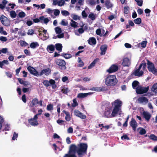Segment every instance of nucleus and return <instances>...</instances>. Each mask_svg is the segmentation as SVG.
Masks as SVG:
<instances>
[{
	"instance_id": "1",
	"label": "nucleus",
	"mask_w": 157,
	"mask_h": 157,
	"mask_svg": "<svg viewBox=\"0 0 157 157\" xmlns=\"http://www.w3.org/2000/svg\"><path fill=\"white\" fill-rule=\"evenodd\" d=\"M122 102L119 99H117L112 102L111 104L114 106V108L111 113L112 108L111 107L106 108L103 116L106 118H110L115 117L119 113V114H121V107Z\"/></svg>"
},
{
	"instance_id": "2",
	"label": "nucleus",
	"mask_w": 157,
	"mask_h": 157,
	"mask_svg": "<svg viewBox=\"0 0 157 157\" xmlns=\"http://www.w3.org/2000/svg\"><path fill=\"white\" fill-rule=\"evenodd\" d=\"M117 82L115 75H108L105 78V83L108 86H114L117 84Z\"/></svg>"
},
{
	"instance_id": "3",
	"label": "nucleus",
	"mask_w": 157,
	"mask_h": 157,
	"mask_svg": "<svg viewBox=\"0 0 157 157\" xmlns=\"http://www.w3.org/2000/svg\"><path fill=\"white\" fill-rule=\"evenodd\" d=\"M78 148L77 153L79 155L84 154H86L88 148V145L86 143H80L77 145Z\"/></svg>"
},
{
	"instance_id": "4",
	"label": "nucleus",
	"mask_w": 157,
	"mask_h": 157,
	"mask_svg": "<svg viewBox=\"0 0 157 157\" xmlns=\"http://www.w3.org/2000/svg\"><path fill=\"white\" fill-rule=\"evenodd\" d=\"M55 62L56 64L59 66L61 69L64 70L66 69V63L64 60L60 59H57Z\"/></svg>"
},
{
	"instance_id": "5",
	"label": "nucleus",
	"mask_w": 157,
	"mask_h": 157,
	"mask_svg": "<svg viewBox=\"0 0 157 157\" xmlns=\"http://www.w3.org/2000/svg\"><path fill=\"white\" fill-rule=\"evenodd\" d=\"M147 68L148 71L154 74H156V71L155 70V68L153 63L148 59H147Z\"/></svg>"
},
{
	"instance_id": "6",
	"label": "nucleus",
	"mask_w": 157,
	"mask_h": 157,
	"mask_svg": "<svg viewBox=\"0 0 157 157\" xmlns=\"http://www.w3.org/2000/svg\"><path fill=\"white\" fill-rule=\"evenodd\" d=\"M38 118L37 115H35L33 118H31L28 119V122L32 126H37L39 124L38 121H37Z\"/></svg>"
},
{
	"instance_id": "7",
	"label": "nucleus",
	"mask_w": 157,
	"mask_h": 157,
	"mask_svg": "<svg viewBox=\"0 0 157 157\" xmlns=\"http://www.w3.org/2000/svg\"><path fill=\"white\" fill-rule=\"evenodd\" d=\"M149 89V87L148 86L147 87H140L136 89V92L137 94H142L147 93Z\"/></svg>"
},
{
	"instance_id": "8",
	"label": "nucleus",
	"mask_w": 157,
	"mask_h": 157,
	"mask_svg": "<svg viewBox=\"0 0 157 157\" xmlns=\"http://www.w3.org/2000/svg\"><path fill=\"white\" fill-rule=\"evenodd\" d=\"M0 20L1 23L4 25L8 26L10 25V23L7 18L3 15L0 17Z\"/></svg>"
},
{
	"instance_id": "9",
	"label": "nucleus",
	"mask_w": 157,
	"mask_h": 157,
	"mask_svg": "<svg viewBox=\"0 0 157 157\" xmlns=\"http://www.w3.org/2000/svg\"><path fill=\"white\" fill-rule=\"evenodd\" d=\"M131 65L130 60L127 57L124 58L122 59V65L123 67H129Z\"/></svg>"
},
{
	"instance_id": "10",
	"label": "nucleus",
	"mask_w": 157,
	"mask_h": 157,
	"mask_svg": "<svg viewBox=\"0 0 157 157\" xmlns=\"http://www.w3.org/2000/svg\"><path fill=\"white\" fill-rule=\"evenodd\" d=\"M51 70L50 68L44 69L41 71L39 75L42 76L43 75H44L46 76H48L51 73Z\"/></svg>"
},
{
	"instance_id": "11",
	"label": "nucleus",
	"mask_w": 157,
	"mask_h": 157,
	"mask_svg": "<svg viewBox=\"0 0 157 157\" xmlns=\"http://www.w3.org/2000/svg\"><path fill=\"white\" fill-rule=\"evenodd\" d=\"M118 69V67L115 64H113L107 70V71L109 73H111L117 71Z\"/></svg>"
},
{
	"instance_id": "12",
	"label": "nucleus",
	"mask_w": 157,
	"mask_h": 157,
	"mask_svg": "<svg viewBox=\"0 0 157 157\" xmlns=\"http://www.w3.org/2000/svg\"><path fill=\"white\" fill-rule=\"evenodd\" d=\"M142 67V65L141 63L139 66L138 68L136 70L134 71V75L135 76L140 77L143 75L144 74L143 71H140Z\"/></svg>"
},
{
	"instance_id": "13",
	"label": "nucleus",
	"mask_w": 157,
	"mask_h": 157,
	"mask_svg": "<svg viewBox=\"0 0 157 157\" xmlns=\"http://www.w3.org/2000/svg\"><path fill=\"white\" fill-rule=\"evenodd\" d=\"M74 113L75 115L80 118L82 119H85L86 118V116L78 110H75L74 112Z\"/></svg>"
},
{
	"instance_id": "14",
	"label": "nucleus",
	"mask_w": 157,
	"mask_h": 157,
	"mask_svg": "<svg viewBox=\"0 0 157 157\" xmlns=\"http://www.w3.org/2000/svg\"><path fill=\"white\" fill-rule=\"evenodd\" d=\"M78 147L75 144H72L71 145L70 150L69 151V153H73L72 154H75L77 152V150Z\"/></svg>"
},
{
	"instance_id": "15",
	"label": "nucleus",
	"mask_w": 157,
	"mask_h": 157,
	"mask_svg": "<svg viewBox=\"0 0 157 157\" xmlns=\"http://www.w3.org/2000/svg\"><path fill=\"white\" fill-rule=\"evenodd\" d=\"M107 48L108 46L106 44H104L101 46L100 48L101 51L100 53L101 55H103L105 54Z\"/></svg>"
},
{
	"instance_id": "16",
	"label": "nucleus",
	"mask_w": 157,
	"mask_h": 157,
	"mask_svg": "<svg viewBox=\"0 0 157 157\" xmlns=\"http://www.w3.org/2000/svg\"><path fill=\"white\" fill-rule=\"evenodd\" d=\"M130 125L132 127L133 130L135 131L136 130L137 125L136 121L133 118H132L131 119Z\"/></svg>"
},
{
	"instance_id": "17",
	"label": "nucleus",
	"mask_w": 157,
	"mask_h": 157,
	"mask_svg": "<svg viewBox=\"0 0 157 157\" xmlns=\"http://www.w3.org/2000/svg\"><path fill=\"white\" fill-rule=\"evenodd\" d=\"M40 20L41 23H44L46 25L49 21V20L48 18H45L44 16H40Z\"/></svg>"
},
{
	"instance_id": "18",
	"label": "nucleus",
	"mask_w": 157,
	"mask_h": 157,
	"mask_svg": "<svg viewBox=\"0 0 157 157\" xmlns=\"http://www.w3.org/2000/svg\"><path fill=\"white\" fill-rule=\"evenodd\" d=\"M38 104V99L37 98L33 99L30 103L29 106L30 107H33L36 104Z\"/></svg>"
},
{
	"instance_id": "19",
	"label": "nucleus",
	"mask_w": 157,
	"mask_h": 157,
	"mask_svg": "<svg viewBox=\"0 0 157 157\" xmlns=\"http://www.w3.org/2000/svg\"><path fill=\"white\" fill-rule=\"evenodd\" d=\"M138 101L140 103H147L148 101V99L145 97L142 96L140 97L138 99Z\"/></svg>"
},
{
	"instance_id": "20",
	"label": "nucleus",
	"mask_w": 157,
	"mask_h": 157,
	"mask_svg": "<svg viewBox=\"0 0 157 157\" xmlns=\"http://www.w3.org/2000/svg\"><path fill=\"white\" fill-rule=\"evenodd\" d=\"M105 5L106 8L108 9L111 8L113 6V4L111 3L110 0H107L105 1Z\"/></svg>"
},
{
	"instance_id": "21",
	"label": "nucleus",
	"mask_w": 157,
	"mask_h": 157,
	"mask_svg": "<svg viewBox=\"0 0 157 157\" xmlns=\"http://www.w3.org/2000/svg\"><path fill=\"white\" fill-rule=\"evenodd\" d=\"M88 43L90 45H92L96 44V40L94 37L90 38L88 40Z\"/></svg>"
},
{
	"instance_id": "22",
	"label": "nucleus",
	"mask_w": 157,
	"mask_h": 157,
	"mask_svg": "<svg viewBox=\"0 0 157 157\" xmlns=\"http://www.w3.org/2000/svg\"><path fill=\"white\" fill-rule=\"evenodd\" d=\"M61 88L62 92L65 94H67L69 91L68 88L65 86H61Z\"/></svg>"
},
{
	"instance_id": "23",
	"label": "nucleus",
	"mask_w": 157,
	"mask_h": 157,
	"mask_svg": "<svg viewBox=\"0 0 157 157\" xmlns=\"http://www.w3.org/2000/svg\"><path fill=\"white\" fill-rule=\"evenodd\" d=\"M63 112L64 113L66 116L65 117V120L68 121H69L71 120V117L70 116V114L69 112L66 111L64 110L63 111Z\"/></svg>"
},
{
	"instance_id": "24",
	"label": "nucleus",
	"mask_w": 157,
	"mask_h": 157,
	"mask_svg": "<svg viewBox=\"0 0 157 157\" xmlns=\"http://www.w3.org/2000/svg\"><path fill=\"white\" fill-rule=\"evenodd\" d=\"M19 82L21 84L23 85L24 86H26L28 85V82L27 81H24L22 80V79L20 78H17Z\"/></svg>"
},
{
	"instance_id": "25",
	"label": "nucleus",
	"mask_w": 157,
	"mask_h": 157,
	"mask_svg": "<svg viewBox=\"0 0 157 157\" xmlns=\"http://www.w3.org/2000/svg\"><path fill=\"white\" fill-rule=\"evenodd\" d=\"M99 60V59L98 58H96L90 64V65L88 67V69H91L92 67H94L95 64Z\"/></svg>"
},
{
	"instance_id": "26",
	"label": "nucleus",
	"mask_w": 157,
	"mask_h": 157,
	"mask_svg": "<svg viewBox=\"0 0 157 157\" xmlns=\"http://www.w3.org/2000/svg\"><path fill=\"white\" fill-rule=\"evenodd\" d=\"M143 115L144 118L147 121H148L151 118V115L145 111L143 112Z\"/></svg>"
},
{
	"instance_id": "27",
	"label": "nucleus",
	"mask_w": 157,
	"mask_h": 157,
	"mask_svg": "<svg viewBox=\"0 0 157 157\" xmlns=\"http://www.w3.org/2000/svg\"><path fill=\"white\" fill-rule=\"evenodd\" d=\"M55 46L56 49L59 51V52L62 51L63 46L61 44L59 43L56 44Z\"/></svg>"
},
{
	"instance_id": "28",
	"label": "nucleus",
	"mask_w": 157,
	"mask_h": 157,
	"mask_svg": "<svg viewBox=\"0 0 157 157\" xmlns=\"http://www.w3.org/2000/svg\"><path fill=\"white\" fill-rule=\"evenodd\" d=\"M139 85V82L138 81L136 80L134 81L132 83V88L134 89H136V90L137 88H138L137 87Z\"/></svg>"
},
{
	"instance_id": "29",
	"label": "nucleus",
	"mask_w": 157,
	"mask_h": 157,
	"mask_svg": "<svg viewBox=\"0 0 157 157\" xmlns=\"http://www.w3.org/2000/svg\"><path fill=\"white\" fill-rule=\"evenodd\" d=\"M61 56L67 59L70 58L72 57V55L71 54L64 53L61 54Z\"/></svg>"
},
{
	"instance_id": "30",
	"label": "nucleus",
	"mask_w": 157,
	"mask_h": 157,
	"mask_svg": "<svg viewBox=\"0 0 157 157\" xmlns=\"http://www.w3.org/2000/svg\"><path fill=\"white\" fill-rule=\"evenodd\" d=\"M30 47L32 48H35L39 46V44L37 42H33L30 44Z\"/></svg>"
},
{
	"instance_id": "31",
	"label": "nucleus",
	"mask_w": 157,
	"mask_h": 157,
	"mask_svg": "<svg viewBox=\"0 0 157 157\" xmlns=\"http://www.w3.org/2000/svg\"><path fill=\"white\" fill-rule=\"evenodd\" d=\"M88 93H79L77 95L78 98H84L86 97L88 95Z\"/></svg>"
},
{
	"instance_id": "32",
	"label": "nucleus",
	"mask_w": 157,
	"mask_h": 157,
	"mask_svg": "<svg viewBox=\"0 0 157 157\" xmlns=\"http://www.w3.org/2000/svg\"><path fill=\"white\" fill-rule=\"evenodd\" d=\"M90 90L98 92L103 91V89L101 87H92L90 89Z\"/></svg>"
},
{
	"instance_id": "33",
	"label": "nucleus",
	"mask_w": 157,
	"mask_h": 157,
	"mask_svg": "<svg viewBox=\"0 0 157 157\" xmlns=\"http://www.w3.org/2000/svg\"><path fill=\"white\" fill-rule=\"evenodd\" d=\"M88 17L90 18L92 20H94L97 17L96 15L94 14V13H91L88 16Z\"/></svg>"
},
{
	"instance_id": "34",
	"label": "nucleus",
	"mask_w": 157,
	"mask_h": 157,
	"mask_svg": "<svg viewBox=\"0 0 157 157\" xmlns=\"http://www.w3.org/2000/svg\"><path fill=\"white\" fill-rule=\"evenodd\" d=\"M151 90L155 93H157V83L154 84L152 86Z\"/></svg>"
},
{
	"instance_id": "35",
	"label": "nucleus",
	"mask_w": 157,
	"mask_h": 157,
	"mask_svg": "<svg viewBox=\"0 0 157 157\" xmlns=\"http://www.w3.org/2000/svg\"><path fill=\"white\" fill-rule=\"evenodd\" d=\"M73 103L71 104V106L73 107H75L78 105V103L77 102L76 98H75L73 99Z\"/></svg>"
},
{
	"instance_id": "36",
	"label": "nucleus",
	"mask_w": 157,
	"mask_h": 157,
	"mask_svg": "<svg viewBox=\"0 0 157 157\" xmlns=\"http://www.w3.org/2000/svg\"><path fill=\"white\" fill-rule=\"evenodd\" d=\"M56 33L57 34H60L61 33L62 31L61 28L59 27H57L55 29Z\"/></svg>"
},
{
	"instance_id": "37",
	"label": "nucleus",
	"mask_w": 157,
	"mask_h": 157,
	"mask_svg": "<svg viewBox=\"0 0 157 157\" xmlns=\"http://www.w3.org/2000/svg\"><path fill=\"white\" fill-rule=\"evenodd\" d=\"M142 20L140 18H137L134 20V22L135 24L137 25L140 24Z\"/></svg>"
},
{
	"instance_id": "38",
	"label": "nucleus",
	"mask_w": 157,
	"mask_h": 157,
	"mask_svg": "<svg viewBox=\"0 0 157 157\" xmlns=\"http://www.w3.org/2000/svg\"><path fill=\"white\" fill-rule=\"evenodd\" d=\"M47 49L52 52L54 51L55 50V47L52 44L48 45L47 47Z\"/></svg>"
},
{
	"instance_id": "39",
	"label": "nucleus",
	"mask_w": 157,
	"mask_h": 157,
	"mask_svg": "<svg viewBox=\"0 0 157 157\" xmlns=\"http://www.w3.org/2000/svg\"><path fill=\"white\" fill-rule=\"evenodd\" d=\"M10 17L13 18H15L16 17V14L14 11H12L10 12Z\"/></svg>"
},
{
	"instance_id": "40",
	"label": "nucleus",
	"mask_w": 157,
	"mask_h": 157,
	"mask_svg": "<svg viewBox=\"0 0 157 157\" xmlns=\"http://www.w3.org/2000/svg\"><path fill=\"white\" fill-rule=\"evenodd\" d=\"M87 2L91 6H94L96 4V2L94 0H89L87 1Z\"/></svg>"
},
{
	"instance_id": "41",
	"label": "nucleus",
	"mask_w": 157,
	"mask_h": 157,
	"mask_svg": "<svg viewBox=\"0 0 157 157\" xmlns=\"http://www.w3.org/2000/svg\"><path fill=\"white\" fill-rule=\"evenodd\" d=\"M149 137L151 139L153 140L157 141V136L154 134H151Z\"/></svg>"
},
{
	"instance_id": "42",
	"label": "nucleus",
	"mask_w": 157,
	"mask_h": 157,
	"mask_svg": "<svg viewBox=\"0 0 157 157\" xmlns=\"http://www.w3.org/2000/svg\"><path fill=\"white\" fill-rule=\"evenodd\" d=\"M26 16L25 13L23 11L20 12L18 13V16L20 18H22Z\"/></svg>"
},
{
	"instance_id": "43",
	"label": "nucleus",
	"mask_w": 157,
	"mask_h": 157,
	"mask_svg": "<svg viewBox=\"0 0 157 157\" xmlns=\"http://www.w3.org/2000/svg\"><path fill=\"white\" fill-rule=\"evenodd\" d=\"M71 21L72 22V23H70L71 26L74 28H76L77 26V22L72 20H71Z\"/></svg>"
},
{
	"instance_id": "44",
	"label": "nucleus",
	"mask_w": 157,
	"mask_h": 157,
	"mask_svg": "<svg viewBox=\"0 0 157 157\" xmlns=\"http://www.w3.org/2000/svg\"><path fill=\"white\" fill-rule=\"evenodd\" d=\"M129 8L128 6H125L124 8V13L125 14H128L129 12Z\"/></svg>"
},
{
	"instance_id": "45",
	"label": "nucleus",
	"mask_w": 157,
	"mask_h": 157,
	"mask_svg": "<svg viewBox=\"0 0 157 157\" xmlns=\"http://www.w3.org/2000/svg\"><path fill=\"white\" fill-rule=\"evenodd\" d=\"M146 133V131L145 129L142 128H141V129L139 132V133L140 135H143L145 134Z\"/></svg>"
},
{
	"instance_id": "46",
	"label": "nucleus",
	"mask_w": 157,
	"mask_h": 157,
	"mask_svg": "<svg viewBox=\"0 0 157 157\" xmlns=\"http://www.w3.org/2000/svg\"><path fill=\"white\" fill-rule=\"evenodd\" d=\"M61 13L63 16H67L70 15V13L67 11L63 10L61 11Z\"/></svg>"
},
{
	"instance_id": "47",
	"label": "nucleus",
	"mask_w": 157,
	"mask_h": 157,
	"mask_svg": "<svg viewBox=\"0 0 157 157\" xmlns=\"http://www.w3.org/2000/svg\"><path fill=\"white\" fill-rule=\"evenodd\" d=\"M34 31L33 29H29L28 30L27 34L29 35H33L34 34Z\"/></svg>"
},
{
	"instance_id": "48",
	"label": "nucleus",
	"mask_w": 157,
	"mask_h": 157,
	"mask_svg": "<svg viewBox=\"0 0 157 157\" xmlns=\"http://www.w3.org/2000/svg\"><path fill=\"white\" fill-rule=\"evenodd\" d=\"M57 123L59 124L60 125H65V124L64 123V122H65L64 121H63L62 120H60L59 119H58L57 120Z\"/></svg>"
},
{
	"instance_id": "49",
	"label": "nucleus",
	"mask_w": 157,
	"mask_h": 157,
	"mask_svg": "<svg viewBox=\"0 0 157 157\" xmlns=\"http://www.w3.org/2000/svg\"><path fill=\"white\" fill-rule=\"evenodd\" d=\"M65 1L63 0H59L58 1V5L59 6H62L64 5Z\"/></svg>"
},
{
	"instance_id": "50",
	"label": "nucleus",
	"mask_w": 157,
	"mask_h": 157,
	"mask_svg": "<svg viewBox=\"0 0 157 157\" xmlns=\"http://www.w3.org/2000/svg\"><path fill=\"white\" fill-rule=\"evenodd\" d=\"M137 2L138 5L140 6H142L143 1L142 0H135Z\"/></svg>"
},
{
	"instance_id": "51",
	"label": "nucleus",
	"mask_w": 157,
	"mask_h": 157,
	"mask_svg": "<svg viewBox=\"0 0 157 157\" xmlns=\"http://www.w3.org/2000/svg\"><path fill=\"white\" fill-rule=\"evenodd\" d=\"M42 32L44 34H43V36L45 37V38L47 39L48 37V34L47 33V30L45 29H44Z\"/></svg>"
},
{
	"instance_id": "52",
	"label": "nucleus",
	"mask_w": 157,
	"mask_h": 157,
	"mask_svg": "<svg viewBox=\"0 0 157 157\" xmlns=\"http://www.w3.org/2000/svg\"><path fill=\"white\" fill-rule=\"evenodd\" d=\"M47 109L48 110H51L53 109V105L52 104H49L47 106Z\"/></svg>"
},
{
	"instance_id": "53",
	"label": "nucleus",
	"mask_w": 157,
	"mask_h": 157,
	"mask_svg": "<svg viewBox=\"0 0 157 157\" xmlns=\"http://www.w3.org/2000/svg\"><path fill=\"white\" fill-rule=\"evenodd\" d=\"M59 35L57 36H55V38L56 39V38H63L64 37V34L63 33H61L60 34H59ZM53 39L54 38V37H53Z\"/></svg>"
},
{
	"instance_id": "54",
	"label": "nucleus",
	"mask_w": 157,
	"mask_h": 157,
	"mask_svg": "<svg viewBox=\"0 0 157 157\" xmlns=\"http://www.w3.org/2000/svg\"><path fill=\"white\" fill-rule=\"evenodd\" d=\"M43 84L47 87H48L50 86L49 82L47 80H45L43 82Z\"/></svg>"
},
{
	"instance_id": "55",
	"label": "nucleus",
	"mask_w": 157,
	"mask_h": 157,
	"mask_svg": "<svg viewBox=\"0 0 157 157\" xmlns=\"http://www.w3.org/2000/svg\"><path fill=\"white\" fill-rule=\"evenodd\" d=\"M121 139L122 140H129V138L128 137V136L126 134H124L123 136H122L121 137Z\"/></svg>"
},
{
	"instance_id": "56",
	"label": "nucleus",
	"mask_w": 157,
	"mask_h": 157,
	"mask_svg": "<svg viewBox=\"0 0 157 157\" xmlns=\"http://www.w3.org/2000/svg\"><path fill=\"white\" fill-rule=\"evenodd\" d=\"M27 69L28 71L30 72V73L31 74H33V71L34 69L33 67H32L31 66H29L27 67Z\"/></svg>"
},
{
	"instance_id": "57",
	"label": "nucleus",
	"mask_w": 157,
	"mask_h": 157,
	"mask_svg": "<svg viewBox=\"0 0 157 157\" xmlns=\"http://www.w3.org/2000/svg\"><path fill=\"white\" fill-rule=\"evenodd\" d=\"M101 30L100 29H97L96 31V34L98 35H99L100 36H102V35H101Z\"/></svg>"
},
{
	"instance_id": "58",
	"label": "nucleus",
	"mask_w": 157,
	"mask_h": 157,
	"mask_svg": "<svg viewBox=\"0 0 157 157\" xmlns=\"http://www.w3.org/2000/svg\"><path fill=\"white\" fill-rule=\"evenodd\" d=\"M60 104H58L56 107L57 109V111L58 115H59L60 113Z\"/></svg>"
},
{
	"instance_id": "59",
	"label": "nucleus",
	"mask_w": 157,
	"mask_h": 157,
	"mask_svg": "<svg viewBox=\"0 0 157 157\" xmlns=\"http://www.w3.org/2000/svg\"><path fill=\"white\" fill-rule=\"evenodd\" d=\"M147 42L146 41H143L141 44V46L143 48L146 47Z\"/></svg>"
},
{
	"instance_id": "60",
	"label": "nucleus",
	"mask_w": 157,
	"mask_h": 157,
	"mask_svg": "<svg viewBox=\"0 0 157 157\" xmlns=\"http://www.w3.org/2000/svg\"><path fill=\"white\" fill-rule=\"evenodd\" d=\"M61 24L63 26H66L68 24V22L67 21L65 22V20L63 19L62 20Z\"/></svg>"
},
{
	"instance_id": "61",
	"label": "nucleus",
	"mask_w": 157,
	"mask_h": 157,
	"mask_svg": "<svg viewBox=\"0 0 157 157\" xmlns=\"http://www.w3.org/2000/svg\"><path fill=\"white\" fill-rule=\"evenodd\" d=\"M22 100L23 101L24 103H26L27 101L26 95L25 94H23L21 97Z\"/></svg>"
},
{
	"instance_id": "62",
	"label": "nucleus",
	"mask_w": 157,
	"mask_h": 157,
	"mask_svg": "<svg viewBox=\"0 0 157 157\" xmlns=\"http://www.w3.org/2000/svg\"><path fill=\"white\" fill-rule=\"evenodd\" d=\"M82 17L84 18H86L87 16V14L86 13V12L85 10H83L82 11Z\"/></svg>"
},
{
	"instance_id": "63",
	"label": "nucleus",
	"mask_w": 157,
	"mask_h": 157,
	"mask_svg": "<svg viewBox=\"0 0 157 157\" xmlns=\"http://www.w3.org/2000/svg\"><path fill=\"white\" fill-rule=\"evenodd\" d=\"M20 44L21 46H26L28 44L26 42L23 41H22L20 42Z\"/></svg>"
},
{
	"instance_id": "64",
	"label": "nucleus",
	"mask_w": 157,
	"mask_h": 157,
	"mask_svg": "<svg viewBox=\"0 0 157 157\" xmlns=\"http://www.w3.org/2000/svg\"><path fill=\"white\" fill-rule=\"evenodd\" d=\"M66 156L67 157H77L75 154H66Z\"/></svg>"
}]
</instances>
